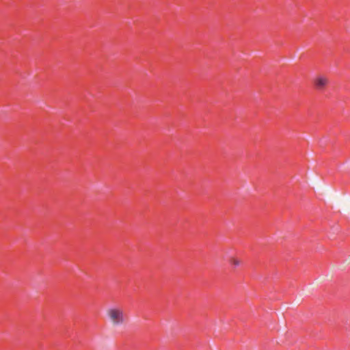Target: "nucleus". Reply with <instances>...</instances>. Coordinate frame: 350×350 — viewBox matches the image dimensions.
<instances>
[{"instance_id":"nucleus-1","label":"nucleus","mask_w":350,"mask_h":350,"mask_svg":"<svg viewBox=\"0 0 350 350\" xmlns=\"http://www.w3.org/2000/svg\"><path fill=\"white\" fill-rule=\"evenodd\" d=\"M109 319L113 325H118L124 323L125 315L122 308L120 307H112L107 310Z\"/></svg>"},{"instance_id":"nucleus-2","label":"nucleus","mask_w":350,"mask_h":350,"mask_svg":"<svg viewBox=\"0 0 350 350\" xmlns=\"http://www.w3.org/2000/svg\"><path fill=\"white\" fill-rule=\"evenodd\" d=\"M327 79L325 77L319 76L314 80V85L319 90L323 89L327 84Z\"/></svg>"},{"instance_id":"nucleus-3","label":"nucleus","mask_w":350,"mask_h":350,"mask_svg":"<svg viewBox=\"0 0 350 350\" xmlns=\"http://www.w3.org/2000/svg\"><path fill=\"white\" fill-rule=\"evenodd\" d=\"M230 263L234 267H238L241 265V261L235 258H231L230 260Z\"/></svg>"}]
</instances>
